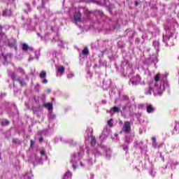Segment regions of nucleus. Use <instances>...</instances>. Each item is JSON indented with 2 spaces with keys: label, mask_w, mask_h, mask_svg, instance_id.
Wrapping results in <instances>:
<instances>
[{
  "label": "nucleus",
  "mask_w": 179,
  "mask_h": 179,
  "mask_svg": "<svg viewBox=\"0 0 179 179\" xmlns=\"http://www.w3.org/2000/svg\"><path fill=\"white\" fill-rule=\"evenodd\" d=\"M18 80L20 85L22 87L26 86V83H24V82H23V81L20 80Z\"/></svg>",
  "instance_id": "nucleus-18"
},
{
  "label": "nucleus",
  "mask_w": 179,
  "mask_h": 179,
  "mask_svg": "<svg viewBox=\"0 0 179 179\" xmlns=\"http://www.w3.org/2000/svg\"><path fill=\"white\" fill-rule=\"evenodd\" d=\"M123 100H127V101L129 100V96L127 95L123 96Z\"/></svg>",
  "instance_id": "nucleus-21"
},
{
  "label": "nucleus",
  "mask_w": 179,
  "mask_h": 179,
  "mask_svg": "<svg viewBox=\"0 0 179 179\" xmlns=\"http://www.w3.org/2000/svg\"><path fill=\"white\" fill-rule=\"evenodd\" d=\"M29 45L27 43H22V51H25V52H27L29 51Z\"/></svg>",
  "instance_id": "nucleus-7"
},
{
  "label": "nucleus",
  "mask_w": 179,
  "mask_h": 179,
  "mask_svg": "<svg viewBox=\"0 0 179 179\" xmlns=\"http://www.w3.org/2000/svg\"><path fill=\"white\" fill-rule=\"evenodd\" d=\"M44 107H46V108H48L49 110H52V103H45Z\"/></svg>",
  "instance_id": "nucleus-10"
},
{
  "label": "nucleus",
  "mask_w": 179,
  "mask_h": 179,
  "mask_svg": "<svg viewBox=\"0 0 179 179\" xmlns=\"http://www.w3.org/2000/svg\"><path fill=\"white\" fill-rule=\"evenodd\" d=\"M174 131H177V125H175V127H174Z\"/></svg>",
  "instance_id": "nucleus-30"
},
{
  "label": "nucleus",
  "mask_w": 179,
  "mask_h": 179,
  "mask_svg": "<svg viewBox=\"0 0 179 179\" xmlns=\"http://www.w3.org/2000/svg\"><path fill=\"white\" fill-rule=\"evenodd\" d=\"M152 148H154L155 149H156V148H157V143H152Z\"/></svg>",
  "instance_id": "nucleus-25"
},
{
  "label": "nucleus",
  "mask_w": 179,
  "mask_h": 179,
  "mask_svg": "<svg viewBox=\"0 0 179 179\" xmlns=\"http://www.w3.org/2000/svg\"><path fill=\"white\" fill-rule=\"evenodd\" d=\"M71 178H72V174L71 173V172H66L63 177V179H71Z\"/></svg>",
  "instance_id": "nucleus-6"
},
{
  "label": "nucleus",
  "mask_w": 179,
  "mask_h": 179,
  "mask_svg": "<svg viewBox=\"0 0 179 179\" xmlns=\"http://www.w3.org/2000/svg\"><path fill=\"white\" fill-rule=\"evenodd\" d=\"M39 76L41 79H44L47 76V73L45 71H41L39 74Z\"/></svg>",
  "instance_id": "nucleus-11"
},
{
  "label": "nucleus",
  "mask_w": 179,
  "mask_h": 179,
  "mask_svg": "<svg viewBox=\"0 0 179 179\" xmlns=\"http://www.w3.org/2000/svg\"><path fill=\"white\" fill-rule=\"evenodd\" d=\"M95 13H98V15H103V12L100 10H95Z\"/></svg>",
  "instance_id": "nucleus-20"
},
{
  "label": "nucleus",
  "mask_w": 179,
  "mask_h": 179,
  "mask_svg": "<svg viewBox=\"0 0 179 179\" xmlns=\"http://www.w3.org/2000/svg\"><path fill=\"white\" fill-rule=\"evenodd\" d=\"M120 132L121 134L122 132H125L126 134H131V122H129V121L124 122V124L122 129V131Z\"/></svg>",
  "instance_id": "nucleus-1"
},
{
  "label": "nucleus",
  "mask_w": 179,
  "mask_h": 179,
  "mask_svg": "<svg viewBox=\"0 0 179 179\" xmlns=\"http://www.w3.org/2000/svg\"><path fill=\"white\" fill-rule=\"evenodd\" d=\"M10 78L11 79H13V80H15V78H16V74H15V73H12L10 74Z\"/></svg>",
  "instance_id": "nucleus-19"
},
{
  "label": "nucleus",
  "mask_w": 179,
  "mask_h": 179,
  "mask_svg": "<svg viewBox=\"0 0 179 179\" xmlns=\"http://www.w3.org/2000/svg\"><path fill=\"white\" fill-rule=\"evenodd\" d=\"M119 111H120V108L117 106L113 107V113H118Z\"/></svg>",
  "instance_id": "nucleus-15"
},
{
  "label": "nucleus",
  "mask_w": 179,
  "mask_h": 179,
  "mask_svg": "<svg viewBox=\"0 0 179 179\" xmlns=\"http://www.w3.org/2000/svg\"><path fill=\"white\" fill-rule=\"evenodd\" d=\"M0 159H1V154H0Z\"/></svg>",
  "instance_id": "nucleus-35"
},
{
  "label": "nucleus",
  "mask_w": 179,
  "mask_h": 179,
  "mask_svg": "<svg viewBox=\"0 0 179 179\" xmlns=\"http://www.w3.org/2000/svg\"><path fill=\"white\" fill-rule=\"evenodd\" d=\"M58 72H59V73H61V75H63L64 72H65V67H64V66H59Z\"/></svg>",
  "instance_id": "nucleus-8"
},
{
  "label": "nucleus",
  "mask_w": 179,
  "mask_h": 179,
  "mask_svg": "<svg viewBox=\"0 0 179 179\" xmlns=\"http://www.w3.org/2000/svg\"><path fill=\"white\" fill-rule=\"evenodd\" d=\"M13 142H15V140H13Z\"/></svg>",
  "instance_id": "nucleus-34"
},
{
  "label": "nucleus",
  "mask_w": 179,
  "mask_h": 179,
  "mask_svg": "<svg viewBox=\"0 0 179 179\" xmlns=\"http://www.w3.org/2000/svg\"><path fill=\"white\" fill-rule=\"evenodd\" d=\"M71 162L73 164V167L75 169H78V164H76V154L74 153L72 155Z\"/></svg>",
  "instance_id": "nucleus-2"
},
{
  "label": "nucleus",
  "mask_w": 179,
  "mask_h": 179,
  "mask_svg": "<svg viewBox=\"0 0 179 179\" xmlns=\"http://www.w3.org/2000/svg\"><path fill=\"white\" fill-rule=\"evenodd\" d=\"M1 125H9V120H6L5 122H1Z\"/></svg>",
  "instance_id": "nucleus-17"
},
{
  "label": "nucleus",
  "mask_w": 179,
  "mask_h": 179,
  "mask_svg": "<svg viewBox=\"0 0 179 179\" xmlns=\"http://www.w3.org/2000/svg\"><path fill=\"white\" fill-rule=\"evenodd\" d=\"M42 83L44 84V85H47V83H48V80L47 79H44Z\"/></svg>",
  "instance_id": "nucleus-24"
},
{
  "label": "nucleus",
  "mask_w": 179,
  "mask_h": 179,
  "mask_svg": "<svg viewBox=\"0 0 179 179\" xmlns=\"http://www.w3.org/2000/svg\"><path fill=\"white\" fill-rule=\"evenodd\" d=\"M41 156H45V151L44 150L41 151Z\"/></svg>",
  "instance_id": "nucleus-23"
},
{
  "label": "nucleus",
  "mask_w": 179,
  "mask_h": 179,
  "mask_svg": "<svg viewBox=\"0 0 179 179\" xmlns=\"http://www.w3.org/2000/svg\"><path fill=\"white\" fill-rule=\"evenodd\" d=\"M91 146H96V138L95 137L91 138Z\"/></svg>",
  "instance_id": "nucleus-12"
},
{
  "label": "nucleus",
  "mask_w": 179,
  "mask_h": 179,
  "mask_svg": "<svg viewBox=\"0 0 179 179\" xmlns=\"http://www.w3.org/2000/svg\"><path fill=\"white\" fill-rule=\"evenodd\" d=\"M155 111V108L152 105L147 106V113L150 114V113H153Z\"/></svg>",
  "instance_id": "nucleus-5"
},
{
  "label": "nucleus",
  "mask_w": 179,
  "mask_h": 179,
  "mask_svg": "<svg viewBox=\"0 0 179 179\" xmlns=\"http://www.w3.org/2000/svg\"><path fill=\"white\" fill-rule=\"evenodd\" d=\"M13 142H15V140H13Z\"/></svg>",
  "instance_id": "nucleus-33"
},
{
  "label": "nucleus",
  "mask_w": 179,
  "mask_h": 179,
  "mask_svg": "<svg viewBox=\"0 0 179 179\" xmlns=\"http://www.w3.org/2000/svg\"><path fill=\"white\" fill-rule=\"evenodd\" d=\"M83 55H89V49H87V48H85L83 50Z\"/></svg>",
  "instance_id": "nucleus-13"
},
{
  "label": "nucleus",
  "mask_w": 179,
  "mask_h": 179,
  "mask_svg": "<svg viewBox=\"0 0 179 179\" xmlns=\"http://www.w3.org/2000/svg\"><path fill=\"white\" fill-rule=\"evenodd\" d=\"M154 80L156 83H157V82H159V80H160V73H158L156 74V76L154 78Z\"/></svg>",
  "instance_id": "nucleus-9"
},
{
  "label": "nucleus",
  "mask_w": 179,
  "mask_h": 179,
  "mask_svg": "<svg viewBox=\"0 0 179 179\" xmlns=\"http://www.w3.org/2000/svg\"><path fill=\"white\" fill-rule=\"evenodd\" d=\"M20 71H21L22 72H23V69H22V67L19 68Z\"/></svg>",
  "instance_id": "nucleus-31"
},
{
  "label": "nucleus",
  "mask_w": 179,
  "mask_h": 179,
  "mask_svg": "<svg viewBox=\"0 0 179 179\" xmlns=\"http://www.w3.org/2000/svg\"><path fill=\"white\" fill-rule=\"evenodd\" d=\"M80 164L81 167H84L85 166V165H83V163H82V162H80Z\"/></svg>",
  "instance_id": "nucleus-29"
},
{
  "label": "nucleus",
  "mask_w": 179,
  "mask_h": 179,
  "mask_svg": "<svg viewBox=\"0 0 179 179\" xmlns=\"http://www.w3.org/2000/svg\"><path fill=\"white\" fill-rule=\"evenodd\" d=\"M3 58V64H8V55H5L3 54L1 55Z\"/></svg>",
  "instance_id": "nucleus-14"
},
{
  "label": "nucleus",
  "mask_w": 179,
  "mask_h": 179,
  "mask_svg": "<svg viewBox=\"0 0 179 179\" xmlns=\"http://www.w3.org/2000/svg\"><path fill=\"white\" fill-rule=\"evenodd\" d=\"M11 14L12 11H10V10L6 9L3 11L2 15L5 17H7V16H10Z\"/></svg>",
  "instance_id": "nucleus-4"
},
{
  "label": "nucleus",
  "mask_w": 179,
  "mask_h": 179,
  "mask_svg": "<svg viewBox=\"0 0 179 179\" xmlns=\"http://www.w3.org/2000/svg\"><path fill=\"white\" fill-rule=\"evenodd\" d=\"M43 141H44V138H43V137L39 138V143H41V142H43Z\"/></svg>",
  "instance_id": "nucleus-27"
},
{
  "label": "nucleus",
  "mask_w": 179,
  "mask_h": 179,
  "mask_svg": "<svg viewBox=\"0 0 179 179\" xmlns=\"http://www.w3.org/2000/svg\"><path fill=\"white\" fill-rule=\"evenodd\" d=\"M113 121V119H110V120L108 121V127H110V128L113 127V124L111 122Z\"/></svg>",
  "instance_id": "nucleus-16"
},
{
  "label": "nucleus",
  "mask_w": 179,
  "mask_h": 179,
  "mask_svg": "<svg viewBox=\"0 0 179 179\" xmlns=\"http://www.w3.org/2000/svg\"><path fill=\"white\" fill-rule=\"evenodd\" d=\"M82 17V13L80 12H78L74 15V20L75 22H80Z\"/></svg>",
  "instance_id": "nucleus-3"
},
{
  "label": "nucleus",
  "mask_w": 179,
  "mask_h": 179,
  "mask_svg": "<svg viewBox=\"0 0 179 179\" xmlns=\"http://www.w3.org/2000/svg\"><path fill=\"white\" fill-rule=\"evenodd\" d=\"M152 141L153 143H156V137H152Z\"/></svg>",
  "instance_id": "nucleus-26"
},
{
  "label": "nucleus",
  "mask_w": 179,
  "mask_h": 179,
  "mask_svg": "<svg viewBox=\"0 0 179 179\" xmlns=\"http://www.w3.org/2000/svg\"><path fill=\"white\" fill-rule=\"evenodd\" d=\"M135 5H136V6H138V5H139V2L135 1Z\"/></svg>",
  "instance_id": "nucleus-28"
},
{
  "label": "nucleus",
  "mask_w": 179,
  "mask_h": 179,
  "mask_svg": "<svg viewBox=\"0 0 179 179\" xmlns=\"http://www.w3.org/2000/svg\"><path fill=\"white\" fill-rule=\"evenodd\" d=\"M30 143H31L30 144L31 148H33L34 146V141H33V140H31Z\"/></svg>",
  "instance_id": "nucleus-22"
},
{
  "label": "nucleus",
  "mask_w": 179,
  "mask_h": 179,
  "mask_svg": "<svg viewBox=\"0 0 179 179\" xmlns=\"http://www.w3.org/2000/svg\"><path fill=\"white\" fill-rule=\"evenodd\" d=\"M124 150H127V149H128V148L126 147V148H124Z\"/></svg>",
  "instance_id": "nucleus-32"
}]
</instances>
